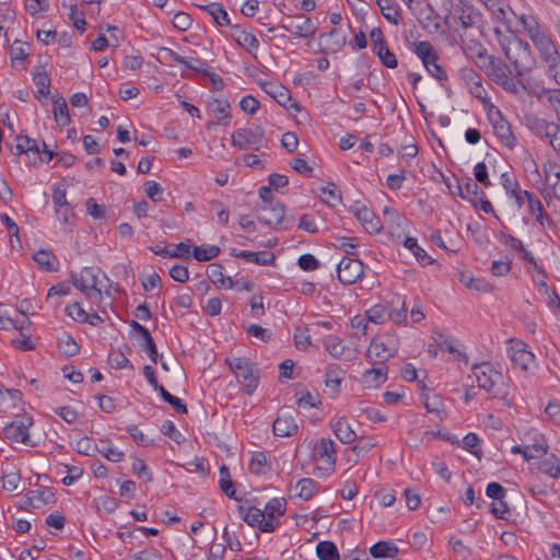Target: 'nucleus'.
<instances>
[{
    "label": "nucleus",
    "mask_w": 560,
    "mask_h": 560,
    "mask_svg": "<svg viewBox=\"0 0 560 560\" xmlns=\"http://www.w3.org/2000/svg\"><path fill=\"white\" fill-rule=\"evenodd\" d=\"M469 377L475 378L480 389L486 390L493 398L503 400L505 406H511L508 380L491 363L483 362L474 365Z\"/></svg>",
    "instance_id": "obj_1"
},
{
    "label": "nucleus",
    "mask_w": 560,
    "mask_h": 560,
    "mask_svg": "<svg viewBox=\"0 0 560 560\" xmlns=\"http://www.w3.org/2000/svg\"><path fill=\"white\" fill-rule=\"evenodd\" d=\"M501 45L510 66L513 68L514 77L520 78L535 67L536 60L527 42L522 40L515 34H511Z\"/></svg>",
    "instance_id": "obj_2"
},
{
    "label": "nucleus",
    "mask_w": 560,
    "mask_h": 560,
    "mask_svg": "<svg viewBox=\"0 0 560 560\" xmlns=\"http://www.w3.org/2000/svg\"><path fill=\"white\" fill-rule=\"evenodd\" d=\"M224 362L237 381L242 383L244 393L250 396L257 389L259 383V370L256 364L247 358L234 354L226 355Z\"/></svg>",
    "instance_id": "obj_3"
},
{
    "label": "nucleus",
    "mask_w": 560,
    "mask_h": 560,
    "mask_svg": "<svg viewBox=\"0 0 560 560\" xmlns=\"http://www.w3.org/2000/svg\"><path fill=\"white\" fill-rule=\"evenodd\" d=\"M475 47L477 49L476 57L480 60V62L476 60V65L491 75L497 84L502 85L506 90H512L514 84L510 81L509 77L511 74L514 75V71L510 67L502 65L501 61L489 56L482 45H475Z\"/></svg>",
    "instance_id": "obj_4"
},
{
    "label": "nucleus",
    "mask_w": 560,
    "mask_h": 560,
    "mask_svg": "<svg viewBox=\"0 0 560 560\" xmlns=\"http://www.w3.org/2000/svg\"><path fill=\"white\" fill-rule=\"evenodd\" d=\"M100 273V268L84 267L79 273L71 272L70 278L74 288L81 291L86 299L101 302Z\"/></svg>",
    "instance_id": "obj_5"
},
{
    "label": "nucleus",
    "mask_w": 560,
    "mask_h": 560,
    "mask_svg": "<svg viewBox=\"0 0 560 560\" xmlns=\"http://www.w3.org/2000/svg\"><path fill=\"white\" fill-rule=\"evenodd\" d=\"M265 130L261 126L240 128L232 133L231 143L240 150H259L265 145Z\"/></svg>",
    "instance_id": "obj_6"
},
{
    "label": "nucleus",
    "mask_w": 560,
    "mask_h": 560,
    "mask_svg": "<svg viewBox=\"0 0 560 560\" xmlns=\"http://www.w3.org/2000/svg\"><path fill=\"white\" fill-rule=\"evenodd\" d=\"M488 119L493 128V132L499 141L509 149H514L517 140L512 132L511 125L503 117L499 108L491 105L487 112Z\"/></svg>",
    "instance_id": "obj_7"
},
{
    "label": "nucleus",
    "mask_w": 560,
    "mask_h": 560,
    "mask_svg": "<svg viewBox=\"0 0 560 560\" xmlns=\"http://www.w3.org/2000/svg\"><path fill=\"white\" fill-rule=\"evenodd\" d=\"M33 424V419L24 416L15 419L3 428V436L11 442L32 445L28 434V428Z\"/></svg>",
    "instance_id": "obj_8"
},
{
    "label": "nucleus",
    "mask_w": 560,
    "mask_h": 560,
    "mask_svg": "<svg viewBox=\"0 0 560 560\" xmlns=\"http://www.w3.org/2000/svg\"><path fill=\"white\" fill-rule=\"evenodd\" d=\"M363 273L364 266L358 259L343 257L337 266L338 280L346 285L355 283L362 278Z\"/></svg>",
    "instance_id": "obj_9"
},
{
    "label": "nucleus",
    "mask_w": 560,
    "mask_h": 560,
    "mask_svg": "<svg viewBox=\"0 0 560 560\" xmlns=\"http://www.w3.org/2000/svg\"><path fill=\"white\" fill-rule=\"evenodd\" d=\"M287 501L283 498H273L267 502L262 513L266 514V522L262 523V533H272L279 526V516L285 512Z\"/></svg>",
    "instance_id": "obj_10"
},
{
    "label": "nucleus",
    "mask_w": 560,
    "mask_h": 560,
    "mask_svg": "<svg viewBox=\"0 0 560 560\" xmlns=\"http://www.w3.org/2000/svg\"><path fill=\"white\" fill-rule=\"evenodd\" d=\"M284 205L280 201L261 205L258 208L257 220L266 225H278L283 221Z\"/></svg>",
    "instance_id": "obj_11"
},
{
    "label": "nucleus",
    "mask_w": 560,
    "mask_h": 560,
    "mask_svg": "<svg viewBox=\"0 0 560 560\" xmlns=\"http://www.w3.org/2000/svg\"><path fill=\"white\" fill-rule=\"evenodd\" d=\"M387 320L395 324L407 323V308L404 299L399 294H392L384 303Z\"/></svg>",
    "instance_id": "obj_12"
},
{
    "label": "nucleus",
    "mask_w": 560,
    "mask_h": 560,
    "mask_svg": "<svg viewBox=\"0 0 560 560\" xmlns=\"http://www.w3.org/2000/svg\"><path fill=\"white\" fill-rule=\"evenodd\" d=\"M539 52L540 58L548 66L560 59V54L551 39L550 35L545 32L532 40Z\"/></svg>",
    "instance_id": "obj_13"
},
{
    "label": "nucleus",
    "mask_w": 560,
    "mask_h": 560,
    "mask_svg": "<svg viewBox=\"0 0 560 560\" xmlns=\"http://www.w3.org/2000/svg\"><path fill=\"white\" fill-rule=\"evenodd\" d=\"M455 14L464 30L475 26L479 12L469 0H455Z\"/></svg>",
    "instance_id": "obj_14"
},
{
    "label": "nucleus",
    "mask_w": 560,
    "mask_h": 560,
    "mask_svg": "<svg viewBox=\"0 0 560 560\" xmlns=\"http://www.w3.org/2000/svg\"><path fill=\"white\" fill-rule=\"evenodd\" d=\"M394 354L395 349L389 348L380 339L372 340L366 351V358L373 365H384L385 361L394 357Z\"/></svg>",
    "instance_id": "obj_15"
},
{
    "label": "nucleus",
    "mask_w": 560,
    "mask_h": 560,
    "mask_svg": "<svg viewBox=\"0 0 560 560\" xmlns=\"http://www.w3.org/2000/svg\"><path fill=\"white\" fill-rule=\"evenodd\" d=\"M525 121L527 128L537 137L549 139L550 136H555V132L558 130V125L555 122H549L544 118H540L536 115H527L525 116Z\"/></svg>",
    "instance_id": "obj_16"
},
{
    "label": "nucleus",
    "mask_w": 560,
    "mask_h": 560,
    "mask_svg": "<svg viewBox=\"0 0 560 560\" xmlns=\"http://www.w3.org/2000/svg\"><path fill=\"white\" fill-rule=\"evenodd\" d=\"M508 355L513 365L522 371H527L535 360V355L525 349L524 345L522 343H516L515 346L509 347Z\"/></svg>",
    "instance_id": "obj_17"
},
{
    "label": "nucleus",
    "mask_w": 560,
    "mask_h": 560,
    "mask_svg": "<svg viewBox=\"0 0 560 560\" xmlns=\"http://www.w3.org/2000/svg\"><path fill=\"white\" fill-rule=\"evenodd\" d=\"M314 458L329 466H334L337 459L334 441L330 439H320L314 446Z\"/></svg>",
    "instance_id": "obj_18"
},
{
    "label": "nucleus",
    "mask_w": 560,
    "mask_h": 560,
    "mask_svg": "<svg viewBox=\"0 0 560 560\" xmlns=\"http://www.w3.org/2000/svg\"><path fill=\"white\" fill-rule=\"evenodd\" d=\"M262 89L268 93L279 105L289 108L291 106L298 107L296 104L291 103L292 97L288 89L283 85L275 82H266L262 84Z\"/></svg>",
    "instance_id": "obj_19"
},
{
    "label": "nucleus",
    "mask_w": 560,
    "mask_h": 560,
    "mask_svg": "<svg viewBox=\"0 0 560 560\" xmlns=\"http://www.w3.org/2000/svg\"><path fill=\"white\" fill-rule=\"evenodd\" d=\"M272 430L277 436L285 438L295 434L299 427L292 416L280 415L275 419Z\"/></svg>",
    "instance_id": "obj_20"
},
{
    "label": "nucleus",
    "mask_w": 560,
    "mask_h": 560,
    "mask_svg": "<svg viewBox=\"0 0 560 560\" xmlns=\"http://www.w3.org/2000/svg\"><path fill=\"white\" fill-rule=\"evenodd\" d=\"M231 36L240 46L249 52L257 50L259 47V42L256 36L243 30L240 25H233L231 27Z\"/></svg>",
    "instance_id": "obj_21"
},
{
    "label": "nucleus",
    "mask_w": 560,
    "mask_h": 560,
    "mask_svg": "<svg viewBox=\"0 0 560 560\" xmlns=\"http://www.w3.org/2000/svg\"><path fill=\"white\" fill-rule=\"evenodd\" d=\"M162 50L168 56V58H171L172 61L180 63V65L185 66L187 69L202 72L203 74L209 73V68L207 66V62L201 59L195 58L191 60H186L184 57H182L180 55H178L176 51H174L171 48L164 47V48H162Z\"/></svg>",
    "instance_id": "obj_22"
},
{
    "label": "nucleus",
    "mask_w": 560,
    "mask_h": 560,
    "mask_svg": "<svg viewBox=\"0 0 560 560\" xmlns=\"http://www.w3.org/2000/svg\"><path fill=\"white\" fill-rule=\"evenodd\" d=\"M238 514L244 522L252 527H258L262 532V523L266 522V514L255 506H238Z\"/></svg>",
    "instance_id": "obj_23"
},
{
    "label": "nucleus",
    "mask_w": 560,
    "mask_h": 560,
    "mask_svg": "<svg viewBox=\"0 0 560 560\" xmlns=\"http://www.w3.org/2000/svg\"><path fill=\"white\" fill-rule=\"evenodd\" d=\"M387 378V366L378 365L368 370L362 375L361 382L366 388H376L381 386Z\"/></svg>",
    "instance_id": "obj_24"
},
{
    "label": "nucleus",
    "mask_w": 560,
    "mask_h": 560,
    "mask_svg": "<svg viewBox=\"0 0 560 560\" xmlns=\"http://www.w3.org/2000/svg\"><path fill=\"white\" fill-rule=\"evenodd\" d=\"M331 430L337 439L343 444H350L357 440L355 432L351 429L350 424L345 418H338L331 423Z\"/></svg>",
    "instance_id": "obj_25"
},
{
    "label": "nucleus",
    "mask_w": 560,
    "mask_h": 560,
    "mask_svg": "<svg viewBox=\"0 0 560 560\" xmlns=\"http://www.w3.org/2000/svg\"><path fill=\"white\" fill-rule=\"evenodd\" d=\"M208 107L212 116L222 122L229 125L231 121L230 103L226 100L213 98L208 103Z\"/></svg>",
    "instance_id": "obj_26"
},
{
    "label": "nucleus",
    "mask_w": 560,
    "mask_h": 560,
    "mask_svg": "<svg viewBox=\"0 0 560 560\" xmlns=\"http://www.w3.org/2000/svg\"><path fill=\"white\" fill-rule=\"evenodd\" d=\"M197 7L206 11L219 26L230 25L229 14L221 3L212 2L205 5L197 4Z\"/></svg>",
    "instance_id": "obj_27"
},
{
    "label": "nucleus",
    "mask_w": 560,
    "mask_h": 560,
    "mask_svg": "<svg viewBox=\"0 0 560 560\" xmlns=\"http://www.w3.org/2000/svg\"><path fill=\"white\" fill-rule=\"evenodd\" d=\"M458 196L468 199L477 208V199L485 197V192L479 188L478 184L471 178H467L464 186L457 185Z\"/></svg>",
    "instance_id": "obj_28"
},
{
    "label": "nucleus",
    "mask_w": 560,
    "mask_h": 560,
    "mask_svg": "<svg viewBox=\"0 0 560 560\" xmlns=\"http://www.w3.org/2000/svg\"><path fill=\"white\" fill-rule=\"evenodd\" d=\"M300 19H302V22L294 25L293 28L285 25H280V27L285 32H291L292 35L296 38L312 37L316 33V26L313 24L310 18L302 15Z\"/></svg>",
    "instance_id": "obj_29"
},
{
    "label": "nucleus",
    "mask_w": 560,
    "mask_h": 560,
    "mask_svg": "<svg viewBox=\"0 0 560 560\" xmlns=\"http://www.w3.org/2000/svg\"><path fill=\"white\" fill-rule=\"evenodd\" d=\"M233 255L237 258H242L248 262H253L260 266H268L275 261V255L270 252H247L241 250L238 253H233Z\"/></svg>",
    "instance_id": "obj_30"
},
{
    "label": "nucleus",
    "mask_w": 560,
    "mask_h": 560,
    "mask_svg": "<svg viewBox=\"0 0 560 560\" xmlns=\"http://www.w3.org/2000/svg\"><path fill=\"white\" fill-rule=\"evenodd\" d=\"M345 372L337 364H330L326 368L325 385L335 394L339 393L340 384L343 380Z\"/></svg>",
    "instance_id": "obj_31"
},
{
    "label": "nucleus",
    "mask_w": 560,
    "mask_h": 560,
    "mask_svg": "<svg viewBox=\"0 0 560 560\" xmlns=\"http://www.w3.org/2000/svg\"><path fill=\"white\" fill-rule=\"evenodd\" d=\"M295 488L299 490L296 497L303 501H308L318 492L319 483L312 478H303L298 481Z\"/></svg>",
    "instance_id": "obj_32"
},
{
    "label": "nucleus",
    "mask_w": 560,
    "mask_h": 560,
    "mask_svg": "<svg viewBox=\"0 0 560 560\" xmlns=\"http://www.w3.org/2000/svg\"><path fill=\"white\" fill-rule=\"evenodd\" d=\"M398 552V547L392 541H378L370 548L371 556L377 559L394 558Z\"/></svg>",
    "instance_id": "obj_33"
},
{
    "label": "nucleus",
    "mask_w": 560,
    "mask_h": 560,
    "mask_svg": "<svg viewBox=\"0 0 560 560\" xmlns=\"http://www.w3.org/2000/svg\"><path fill=\"white\" fill-rule=\"evenodd\" d=\"M538 470L553 479L560 478V459L555 455L550 454L546 458L539 462Z\"/></svg>",
    "instance_id": "obj_34"
},
{
    "label": "nucleus",
    "mask_w": 560,
    "mask_h": 560,
    "mask_svg": "<svg viewBox=\"0 0 560 560\" xmlns=\"http://www.w3.org/2000/svg\"><path fill=\"white\" fill-rule=\"evenodd\" d=\"M355 217L369 233L380 231V222L372 210L362 207L355 211Z\"/></svg>",
    "instance_id": "obj_35"
},
{
    "label": "nucleus",
    "mask_w": 560,
    "mask_h": 560,
    "mask_svg": "<svg viewBox=\"0 0 560 560\" xmlns=\"http://www.w3.org/2000/svg\"><path fill=\"white\" fill-rule=\"evenodd\" d=\"M491 13L492 18L505 24L509 7L503 0H479Z\"/></svg>",
    "instance_id": "obj_36"
},
{
    "label": "nucleus",
    "mask_w": 560,
    "mask_h": 560,
    "mask_svg": "<svg viewBox=\"0 0 560 560\" xmlns=\"http://www.w3.org/2000/svg\"><path fill=\"white\" fill-rule=\"evenodd\" d=\"M404 246L408 248L416 259L423 266L432 264V258L427 254V252L419 246L417 238L406 236L404 240Z\"/></svg>",
    "instance_id": "obj_37"
},
{
    "label": "nucleus",
    "mask_w": 560,
    "mask_h": 560,
    "mask_svg": "<svg viewBox=\"0 0 560 560\" xmlns=\"http://www.w3.org/2000/svg\"><path fill=\"white\" fill-rule=\"evenodd\" d=\"M34 260L38 264V266L46 271H55L57 270L56 265L58 264V259L55 254L47 249H39L34 254Z\"/></svg>",
    "instance_id": "obj_38"
},
{
    "label": "nucleus",
    "mask_w": 560,
    "mask_h": 560,
    "mask_svg": "<svg viewBox=\"0 0 560 560\" xmlns=\"http://www.w3.org/2000/svg\"><path fill=\"white\" fill-rule=\"evenodd\" d=\"M55 121L61 126L65 127L69 125L70 122V114L69 108L67 105V102L63 97H58L54 101V108H52Z\"/></svg>",
    "instance_id": "obj_39"
},
{
    "label": "nucleus",
    "mask_w": 560,
    "mask_h": 560,
    "mask_svg": "<svg viewBox=\"0 0 560 560\" xmlns=\"http://www.w3.org/2000/svg\"><path fill=\"white\" fill-rule=\"evenodd\" d=\"M385 217H388V231L392 235H396L398 237L401 236V233L404 231V224L407 222L406 218L401 217L396 211H390L389 209L385 208L384 210Z\"/></svg>",
    "instance_id": "obj_40"
},
{
    "label": "nucleus",
    "mask_w": 560,
    "mask_h": 560,
    "mask_svg": "<svg viewBox=\"0 0 560 560\" xmlns=\"http://www.w3.org/2000/svg\"><path fill=\"white\" fill-rule=\"evenodd\" d=\"M377 7L381 9L383 16L392 24L398 25L401 20L399 5L392 0L378 3Z\"/></svg>",
    "instance_id": "obj_41"
},
{
    "label": "nucleus",
    "mask_w": 560,
    "mask_h": 560,
    "mask_svg": "<svg viewBox=\"0 0 560 560\" xmlns=\"http://www.w3.org/2000/svg\"><path fill=\"white\" fill-rule=\"evenodd\" d=\"M16 141H25L26 155L28 156L31 164L36 165V164L43 162V159L40 155L42 151H40L39 145L37 144L36 140L31 139L26 136H16Z\"/></svg>",
    "instance_id": "obj_42"
},
{
    "label": "nucleus",
    "mask_w": 560,
    "mask_h": 560,
    "mask_svg": "<svg viewBox=\"0 0 560 560\" xmlns=\"http://www.w3.org/2000/svg\"><path fill=\"white\" fill-rule=\"evenodd\" d=\"M322 200L330 207L341 202V192L334 183H328L319 189Z\"/></svg>",
    "instance_id": "obj_43"
},
{
    "label": "nucleus",
    "mask_w": 560,
    "mask_h": 560,
    "mask_svg": "<svg viewBox=\"0 0 560 560\" xmlns=\"http://www.w3.org/2000/svg\"><path fill=\"white\" fill-rule=\"evenodd\" d=\"M316 555L319 560H339V552L336 545L328 540L317 544Z\"/></svg>",
    "instance_id": "obj_44"
},
{
    "label": "nucleus",
    "mask_w": 560,
    "mask_h": 560,
    "mask_svg": "<svg viewBox=\"0 0 560 560\" xmlns=\"http://www.w3.org/2000/svg\"><path fill=\"white\" fill-rule=\"evenodd\" d=\"M520 21L532 40L546 32L533 15L522 14Z\"/></svg>",
    "instance_id": "obj_45"
},
{
    "label": "nucleus",
    "mask_w": 560,
    "mask_h": 560,
    "mask_svg": "<svg viewBox=\"0 0 560 560\" xmlns=\"http://www.w3.org/2000/svg\"><path fill=\"white\" fill-rule=\"evenodd\" d=\"M33 82L37 86L36 98L47 97L49 94L50 79L46 72H37L33 75Z\"/></svg>",
    "instance_id": "obj_46"
},
{
    "label": "nucleus",
    "mask_w": 560,
    "mask_h": 560,
    "mask_svg": "<svg viewBox=\"0 0 560 560\" xmlns=\"http://www.w3.org/2000/svg\"><path fill=\"white\" fill-rule=\"evenodd\" d=\"M424 407L428 412L436 415L440 420L446 417L444 404L439 395L427 396Z\"/></svg>",
    "instance_id": "obj_47"
},
{
    "label": "nucleus",
    "mask_w": 560,
    "mask_h": 560,
    "mask_svg": "<svg viewBox=\"0 0 560 560\" xmlns=\"http://www.w3.org/2000/svg\"><path fill=\"white\" fill-rule=\"evenodd\" d=\"M412 51L422 60V63H427L429 60L438 59L432 45L429 42H419L413 44Z\"/></svg>",
    "instance_id": "obj_48"
},
{
    "label": "nucleus",
    "mask_w": 560,
    "mask_h": 560,
    "mask_svg": "<svg viewBox=\"0 0 560 560\" xmlns=\"http://www.w3.org/2000/svg\"><path fill=\"white\" fill-rule=\"evenodd\" d=\"M220 254V248L217 245L196 246L192 250V256L198 261H208L215 258Z\"/></svg>",
    "instance_id": "obj_49"
},
{
    "label": "nucleus",
    "mask_w": 560,
    "mask_h": 560,
    "mask_svg": "<svg viewBox=\"0 0 560 560\" xmlns=\"http://www.w3.org/2000/svg\"><path fill=\"white\" fill-rule=\"evenodd\" d=\"M219 474H220L219 485H220V489L222 490V492L225 493L229 498H235L234 483L231 480L229 468L224 465L221 466L219 469Z\"/></svg>",
    "instance_id": "obj_50"
},
{
    "label": "nucleus",
    "mask_w": 560,
    "mask_h": 560,
    "mask_svg": "<svg viewBox=\"0 0 560 560\" xmlns=\"http://www.w3.org/2000/svg\"><path fill=\"white\" fill-rule=\"evenodd\" d=\"M324 347L334 358H341L346 351L342 340L336 336H328L324 340Z\"/></svg>",
    "instance_id": "obj_51"
},
{
    "label": "nucleus",
    "mask_w": 560,
    "mask_h": 560,
    "mask_svg": "<svg viewBox=\"0 0 560 560\" xmlns=\"http://www.w3.org/2000/svg\"><path fill=\"white\" fill-rule=\"evenodd\" d=\"M108 361L112 368L121 370V369H129L133 370V364L128 360L126 354L120 351H112L108 355Z\"/></svg>",
    "instance_id": "obj_52"
},
{
    "label": "nucleus",
    "mask_w": 560,
    "mask_h": 560,
    "mask_svg": "<svg viewBox=\"0 0 560 560\" xmlns=\"http://www.w3.org/2000/svg\"><path fill=\"white\" fill-rule=\"evenodd\" d=\"M338 36L337 30H331L330 32L320 35V39L326 40V49L336 52L339 51L345 45V37H340L335 39Z\"/></svg>",
    "instance_id": "obj_53"
},
{
    "label": "nucleus",
    "mask_w": 560,
    "mask_h": 560,
    "mask_svg": "<svg viewBox=\"0 0 560 560\" xmlns=\"http://www.w3.org/2000/svg\"><path fill=\"white\" fill-rule=\"evenodd\" d=\"M374 52L386 68L395 69L398 66L396 56L388 49L387 44L378 47Z\"/></svg>",
    "instance_id": "obj_54"
},
{
    "label": "nucleus",
    "mask_w": 560,
    "mask_h": 560,
    "mask_svg": "<svg viewBox=\"0 0 560 560\" xmlns=\"http://www.w3.org/2000/svg\"><path fill=\"white\" fill-rule=\"evenodd\" d=\"M548 444L536 442L533 445H528L524 448V459L529 462L534 458H539L540 456L547 454Z\"/></svg>",
    "instance_id": "obj_55"
},
{
    "label": "nucleus",
    "mask_w": 560,
    "mask_h": 560,
    "mask_svg": "<svg viewBox=\"0 0 560 560\" xmlns=\"http://www.w3.org/2000/svg\"><path fill=\"white\" fill-rule=\"evenodd\" d=\"M385 312H386V308L383 303L376 304L366 311L365 316H366L368 320L371 323H374L377 325L384 324L387 320Z\"/></svg>",
    "instance_id": "obj_56"
},
{
    "label": "nucleus",
    "mask_w": 560,
    "mask_h": 560,
    "mask_svg": "<svg viewBox=\"0 0 560 560\" xmlns=\"http://www.w3.org/2000/svg\"><path fill=\"white\" fill-rule=\"evenodd\" d=\"M58 349L62 354L67 357L75 355L79 351V347L75 343L74 339L68 335L59 339Z\"/></svg>",
    "instance_id": "obj_57"
},
{
    "label": "nucleus",
    "mask_w": 560,
    "mask_h": 560,
    "mask_svg": "<svg viewBox=\"0 0 560 560\" xmlns=\"http://www.w3.org/2000/svg\"><path fill=\"white\" fill-rule=\"evenodd\" d=\"M75 450L78 453L86 456H93L98 451L96 444L89 436L81 438L77 441Z\"/></svg>",
    "instance_id": "obj_58"
},
{
    "label": "nucleus",
    "mask_w": 560,
    "mask_h": 560,
    "mask_svg": "<svg viewBox=\"0 0 560 560\" xmlns=\"http://www.w3.org/2000/svg\"><path fill=\"white\" fill-rule=\"evenodd\" d=\"M266 467H267L266 455L261 452L255 453L249 463L250 472L255 474V475L265 474Z\"/></svg>",
    "instance_id": "obj_59"
},
{
    "label": "nucleus",
    "mask_w": 560,
    "mask_h": 560,
    "mask_svg": "<svg viewBox=\"0 0 560 560\" xmlns=\"http://www.w3.org/2000/svg\"><path fill=\"white\" fill-rule=\"evenodd\" d=\"M464 448L472 455L480 457V439L475 433H468L463 440Z\"/></svg>",
    "instance_id": "obj_60"
},
{
    "label": "nucleus",
    "mask_w": 560,
    "mask_h": 560,
    "mask_svg": "<svg viewBox=\"0 0 560 560\" xmlns=\"http://www.w3.org/2000/svg\"><path fill=\"white\" fill-rule=\"evenodd\" d=\"M459 281L468 289L477 291H486L488 284L480 280L471 277L469 273H460Z\"/></svg>",
    "instance_id": "obj_61"
},
{
    "label": "nucleus",
    "mask_w": 560,
    "mask_h": 560,
    "mask_svg": "<svg viewBox=\"0 0 560 560\" xmlns=\"http://www.w3.org/2000/svg\"><path fill=\"white\" fill-rule=\"evenodd\" d=\"M499 241L506 247L513 250L518 252L520 254L525 249L523 243L517 237L502 233L499 237Z\"/></svg>",
    "instance_id": "obj_62"
},
{
    "label": "nucleus",
    "mask_w": 560,
    "mask_h": 560,
    "mask_svg": "<svg viewBox=\"0 0 560 560\" xmlns=\"http://www.w3.org/2000/svg\"><path fill=\"white\" fill-rule=\"evenodd\" d=\"M67 314L74 320L85 323L88 319V313L82 308L78 302L72 303L66 307Z\"/></svg>",
    "instance_id": "obj_63"
},
{
    "label": "nucleus",
    "mask_w": 560,
    "mask_h": 560,
    "mask_svg": "<svg viewBox=\"0 0 560 560\" xmlns=\"http://www.w3.org/2000/svg\"><path fill=\"white\" fill-rule=\"evenodd\" d=\"M172 23L178 31L185 32L191 26L192 20L188 13L177 12Z\"/></svg>",
    "instance_id": "obj_64"
}]
</instances>
